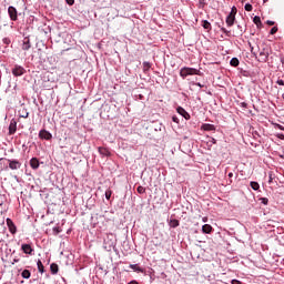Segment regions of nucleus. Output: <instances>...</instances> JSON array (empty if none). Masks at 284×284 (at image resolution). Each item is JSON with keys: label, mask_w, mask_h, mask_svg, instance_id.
Segmentation results:
<instances>
[{"label": "nucleus", "mask_w": 284, "mask_h": 284, "mask_svg": "<svg viewBox=\"0 0 284 284\" xmlns=\"http://www.w3.org/2000/svg\"><path fill=\"white\" fill-rule=\"evenodd\" d=\"M55 230V232H58L59 233V229H54Z\"/></svg>", "instance_id": "nucleus-51"}, {"label": "nucleus", "mask_w": 284, "mask_h": 284, "mask_svg": "<svg viewBox=\"0 0 284 284\" xmlns=\"http://www.w3.org/2000/svg\"><path fill=\"white\" fill-rule=\"evenodd\" d=\"M2 43H4V45H10V43H12V41L10 40V38H4V39H2Z\"/></svg>", "instance_id": "nucleus-30"}, {"label": "nucleus", "mask_w": 284, "mask_h": 284, "mask_svg": "<svg viewBox=\"0 0 284 284\" xmlns=\"http://www.w3.org/2000/svg\"><path fill=\"white\" fill-rule=\"evenodd\" d=\"M176 110L181 114V116H183L186 121H190V113H187L185 109H183L182 106H179Z\"/></svg>", "instance_id": "nucleus-10"}, {"label": "nucleus", "mask_w": 284, "mask_h": 284, "mask_svg": "<svg viewBox=\"0 0 284 284\" xmlns=\"http://www.w3.org/2000/svg\"><path fill=\"white\" fill-rule=\"evenodd\" d=\"M267 59H270V50L262 49V51L258 54L257 61H260V63H267Z\"/></svg>", "instance_id": "nucleus-2"}, {"label": "nucleus", "mask_w": 284, "mask_h": 284, "mask_svg": "<svg viewBox=\"0 0 284 284\" xmlns=\"http://www.w3.org/2000/svg\"><path fill=\"white\" fill-rule=\"evenodd\" d=\"M203 223H207V217H203Z\"/></svg>", "instance_id": "nucleus-46"}, {"label": "nucleus", "mask_w": 284, "mask_h": 284, "mask_svg": "<svg viewBox=\"0 0 284 284\" xmlns=\"http://www.w3.org/2000/svg\"><path fill=\"white\" fill-rule=\"evenodd\" d=\"M202 232H203L204 234H210V233L212 232V225H210V224H204V225L202 226Z\"/></svg>", "instance_id": "nucleus-16"}, {"label": "nucleus", "mask_w": 284, "mask_h": 284, "mask_svg": "<svg viewBox=\"0 0 284 284\" xmlns=\"http://www.w3.org/2000/svg\"><path fill=\"white\" fill-rule=\"evenodd\" d=\"M242 106H243V108H247V103L243 102V103H242Z\"/></svg>", "instance_id": "nucleus-44"}, {"label": "nucleus", "mask_w": 284, "mask_h": 284, "mask_svg": "<svg viewBox=\"0 0 284 284\" xmlns=\"http://www.w3.org/2000/svg\"><path fill=\"white\" fill-rule=\"evenodd\" d=\"M152 68V64L150 62H143V71L148 72Z\"/></svg>", "instance_id": "nucleus-24"}, {"label": "nucleus", "mask_w": 284, "mask_h": 284, "mask_svg": "<svg viewBox=\"0 0 284 284\" xmlns=\"http://www.w3.org/2000/svg\"><path fill=\"white\" fill-rule=\"evenodd\" d=\"M251 187L252 190H258L261 187V185L258 184V182H251Z\"/></svg>", "instance_id": "nucleus-25"}, {"label": "nucleus", "mask_w": 284, "mask_h": 284, "mask_svg": "<svg viewBox=\"0 0 284 284\" xmlns=\"http://www.w3.org/2000/svg\"><path fill=\"white\" fill-rule=\"evenodd\" d=\"M277 139H281V141H284V134L283 133H278L277 134Z\"/></svg>", "instance_id": "nucleus-37"}, {"label": "nucleus", "mask_w": 284, "mask_h": 284, "mask_svg": "<svg viewBox=\"0 0 284 284\" xmlns=\"http://www.w3.org/2000/svg\"><path fill=\"white\" fill-rule=\"evenodd\" d=\"M244 10H246V12H252V10H253L252 4L246 3V4L244 6Z\"/></svg>", "instance_id": "nucleus-28"}, {"label": "nucleus", "mask_w": 284, "mask_h": 284, "mask_svg": "<svg viewBox=\"0 0 284 284\" xmlns=\"http://www.w3.org/2000/svg\"><path fill=\"white\" fill-rule=\"evenodd\" d=\"M32 44L30 43V38H24L22 42V50H30Z\"/></svg>", "instance_id": "nucleus-11"}, {"label": "nucleus", "mask_w": 284, "mask_h": 284, "mask_svg": "<svg viewBox=\"0 0 284 284\" xmlns=\"http://www.w3.org/2000/svg\"><path fill=\"white\" fill-rule=\"evenodd\" d=\"M8 13H9V17H10L11 21H17V19H18L17 8L9 7L8 8Z\"/></svg>", "instance_id": "nucleus-6"}, {"label": "nucleus", "mask_w": 284, "mask_h": 284, "mask_svg": "<svg viewBox=\"0 0 284 284\" xmlns=\"http://www.w3.org/2000/svg\"><path fill=\"white\" fill-rule=\"evenodd\" d=\"M7 226L11 234H17V225H14V222L10 217L7 219Z\"/></svg>", "instance_id": "nucleus-5"}, {"label": "nucleus", "mask_w": 284, "mask_h": 284, "mask_svg": "<svg viewBox=\"0 0 284 284\" xmlns=\"http://www.w3.org/2000/svg\"><path fill=\"white\" fill-rule=\"evenodd\" d=\"M99 152L100 154H104V156H108V154L110 153L109 151H106L105 148H99Z\"/></svg>", "instance_id": "nucleus-26"}, {"label": "nucleus", "mask_w": 284, "mask_h": 284, "mask_svg": "<svg viewBox=\"0 0 284 284\" xmlns=\"http://www.w3.org/2000/svg\"><path fill=\"white\" fill-rule=\"evenodd\" d=\"M21 250L24 254H30V255H32V252H34V250H32V246L30 244H22Z\"/></svg>", "instance_id": "nucleus-8"}, {"label": "nucleus", "mask_w": 284, "mask_h": 284, "mask_svg": "<svg viewBox=\"0 0 284 284\" xmlns=\"http://www.w3.org/2000/svg\"><path fill=\"white\" fill-rule=\"evenodd\" d=\"M172 119H173L174 123H179V118L173 116Z\"/></svg>", "instance_id": "nucleus-39"}, {"label": "nucleus", "mask_w": 284, "mask_h": 284, "mask_svg": "<svg viewBox=\"0 0 284 284\" xmlns=\"http://www.w3.org/2000/svg\"><path fill=\"white\" fill-rule=\"evenodd\" d=\"M51 274H59V265L57 263H52L50 265Z\"/></svg>", "instance_id": "nucleus-14"}, {"label": "nucleus", "mask_w": 284, "mask_h": 284, "mask_svg": "<svg viewBox=\"0 0 284 284\" xmlns=\"http://www.w3.org/2000/svg\"><path fill=\"white\" fill-rule=\"evenodd\" d=\"M232 176H234V173H229V179H232Z\"/></svg>", "instance_id": "nucleus-42"}, {"label": "nucleus", "mask_w": 284, "mask_h": 284, "mask_svg": "<svg viewBox=\"0 0 284 284\" xmlns=\"http://www.w3.org/2000/svg\"><path fill=\"white\" fill-rule=\"evenodd\" d=\"M55 230V232H58L59 233V229H54Z\"/></svg>", "instance_id": "nucleus-50"}, {"label": "nucleus", "mask_w": 284, "mask_h": 284, "mask_svg": "<svg viewBox=\"0 0 284 284\" xmlns=\"http://www.w3.org/2000/svg\"><path fill=\"white\" fill-rule=\"evenodd\" d=\"M221 32H223V34H226V37H230V31L225 28H221Z\"/></svg>", "instance_id": "nucleus-34"}, {"label": "nucleus", "mask_w": 284, "mask_h": 284, "mask_svg": "<svg viewBox=\"0 0 284 284\" xmlns=\"http://www.w3.org/2000/svg\"><path fill=\"white\" fill-rule=\"evenodd\" d=\"M276 84L277 85H284V81L282 79H277Z\"/></svg>", "instance_id": "nucleus-35"}, {"label": "nucleus", "mask_w": 284, "mask_h": 284, "mask_svg": "<svg viewBox=\"0 0 284 284\" xmlns=\"http://www.w3.org/2000/svg\"><path fill=\"white\" fill-rule=\"evenodd\" d=\"M169 225H170V227H179L180 222H179V220H171Z\"/></svg>", "instance_id": "nucleus-21"}, {"label": "nucleus", "mask_w": 284, "mask_h": 284, "mask_svg": "<svg viewBox=\"0 0 284 284\" xmlns=\"http://www.w3.org/2000/svg\"><path fill=\"white\" fill-rule=\"evenodd\" d=\"M21 276H22V278H30L31 273L29 270H24V271H22Z\"/></svg>", "instance_id": "nucleus-23"}, {"label": "nucleus", "mask_w": 284, "mask_h": 284, "mask_svg": "<svg viewBox=\"0 0 284 284\" xmlns=\"http://www.w3.org/2000/svg\"><path fill=\"white\" fill-rule=\"evenodd\" d=\"M230 63L233 68H239V58H233Z\"/></svg>", "instance_id": "nucleus-22"}, {"label": "nucleus", "mask_w": 284, "mask_h": 284, "mask_svg": "<svg viewBox=\"0 0 284 284\" xmlns=\"http://www.w3.org/2000/svg\"><path fill=\"white\" fill-rule=\"evenodd\" d=\"M278 32V27H273L270 31V34H276Z\"/></svg>", "instance_id": "nucleus-32"}, {"label": "nucleus", "mask_w": 284, "mask_h": 284, "mask_svg": "<svg viewBox=\"0 0 284 284\" xmlns=\"http://www.w3.org/2000/svg\"><path fill=\"white\" fill-rule=\"evenodd\" d=\"M260 201L263 203V205H267V203H270V200H267V197H261Z\"/></svg>", "instance_id": "nucleus-33"}, {"label": "nucleus", "mask_w": 284, "mask_h": 284, "mask_svg": "<svg viewBox=\"0 0 284 284\" xmlns=\"http://www.w3.org/2000/svg\"><path fill=\"white\" fill-rule=\"evenodd\" d=\"M14 132H17V120L13 119L9 124V134L12 135Z\"/></svg>", "instance_id": "nucleus-9"}, {"label": "nucleus", "mask_w": 284, "mask_h": 284, "mask_svg": "<svg viewBox=\"0 0 284 284\" xmlns=\"http://www.w3.org/2000/svg\"><path fill=\"white\" fill-rule=\"evenodd\" d=\"M236 12H237L236 7H232L231 12H230L229 16L236 17Z\"/></svg>", "instance_id": "nucleus-29"}, {"label": "nucleus", "mask_w": 284, "mask_h": 284, "mask_svg": "<svg viewBox=\"0 0 284 284\" xmlns=\"http://www.w3.org/2000/svg\"><path fill=\"white\" fill-rule=\"evenodd\" d=\"M68 6H74V0H65Z\"/></svg>", "instance_id": "nucleus-36"}, {"label": "nucleus", "mask_w": 284, "mask_h": 284, "mask_svg": "<svg viewBox=\"0 0 284 284\" xmlns=\"http://www.w3.org/2000/svg\"><path fill=\"white\" fill-rule=\"evenodd\" d=\"M251 52H254V47H251Z\"/></svg>", "instance_id": "nucleus-49"}, {"label": "nucleus", "mask_w": 284, "mask_h": 284, "mask_svg": "<svg viewBox=\"0 0 284 284\" xmlns=\"http://www.w3.org/2000/svg\"><path fill=\"white\" fill-rule=\"evenodd\" d=\"M234 21H236V17L234 16L226 17V24L229 26V28H232V26H234Z\"/></svg>", "instance_id": "nucleus-13"}, {"label": "nucleus", "mask_w": 284, "mask_h": 284, "mask_svg": "<svg viewBox=\"0 0 284 284\" xmlns=\"http://www.w3.org/2000/svg\"><path fill=\"white\" fill-rule=\"evenodd\" d=\"M212 143H216V140L214 138H211Z\"/></svg>", "instance_id": "nucleus-45"}, {"label": "nucleus", "mask_w": 284, "mask_h": 284, "mask_svg": "<svg viewBox=\"0 0 284 284\" xmlns=\"http://www.w3.org/2000/svg\"><path fill=\"white\" fill-rule=\"evenodd\" d=\"M229 183L231 184V183H232V180H229Z\"/></svg>", "instance_id": "nucleus-52"}, {"label": "nucleus", "mask_w": 284, "mask_h": 284, "mask_svg": "<svg viewBox=\"0 0 284 284\" xmlns=\"http://www.w3.org/2000/svg\"><path fill=\"white\" fill-rule=\"evenodd\" d=\"M202 28H204V30H212V24L210 23V21L203 20Z\"/></svg>", "instance_id": "nucleus-18"}, {"label": "nucleus", "mask_w": 284, "mask_h": 284, "mask_svg": "<svg viewBox=\"0 0 284 284\" xmlns=\"http://www.w3.org/2000/svg\"><path fill=\"white\" fill-rule=\"evenodd\" d=\"M40 139H44L45 141H50V139H52V133L45 131V130H41L39 133Z\"/></svg>", "instance_id": "nucleus-7"}, {"label": "nucleus", "mask_w": 284, "mask_h": 284, "mask_svg": "<svg viewBox=\"0 0 284 284\" xmlns=\"http://www.w3.org/2000/svg\"><path fill=\"white\" fill-rule=\"evenodd\" d=\"M276 126L278 128V130H283L284 131V126L283 125L277 124Z\"/></svg>", "instance_id": "nucleus-40"}, {"label": "nucleus", "mask_w": 284, "mask_h": 284, "mask_svg": "<svg viewBox=\"0 0 284 284\" xmlns=\"http://www.w3.org/2000/svg\"><path fill=\"white\" fill-rule=\"evenodd\" d=\"M196 85H199V88H203V85L201 83H196Z\"/></svg>", "instance_id": "nucleus-47"}, {"label": "nucleus", "mask_w": 284, "mask_h": 284, "mask_svg": "<svg viewBox=\"0 0 284 284\" xmlns=\"http://www.w3.org/2000/svg\"><path fill=\"white\" fill-rule=\"evenodd\" d=\"M13 77H23L26 74V69L21 65L16 64L11 70Z\"/></svg>", "instance_id": "nucleus-3"}, {"label": "nucleus", "mask_w": 284, "mask_h": 284, "mask_svg": "<svg viewBox=\"0 0 284 284\" xmlns=\"http://www.w3.org/2000/svg\"><path fill=\"white\" fill-rule=\"evenodd\" d=\"M130 268L133 270L134 272H143V268H141L139 264H131Z\"/></svg>", "instance_id": "nucleus-20"}, {"label": "nucleus", "mask_w": 284, "mask_h": 284, "mask_svg": "<svg viewBox=\"0 0 284 284\" xmlns=\"http://www.w3.org/2000/svg\"><path fill=\"white\" fill-rule=\"evenodd\" d=\"M253 22L255 23V26H256L257 28H263V22H261V17L255 16V17L253 18Z\"/></svg>", "instance_id": "nucleus-15"}, {"label": "nucleus", "mask_w": 284, "mask_h": 284, "mask_svg": "<svg viewBox=\"0 0 284 284\" xmlns=\"http://www.w3.org/2000/svg\"><path fill=\"white\" fill-rule=\"evenodd\" d=\"M13 263H19V260L14 258V260H13Z\"/></svg>", "instance_id": "nucleus-48"}, {"label": "nucleus", "mask_w": 284, "mask_h": 284, "mask_svg": "<svg viewBox=\"0 0 284 284\" xmlns=\"http://www.w3.org/2000/svg\"><path fill=\"white\" fill-rule=\"evenodd\" d=\"M112 197V191H106L105 192V199H106V201H110V199Z\"/></svg>", "instance_id": "nucleus-31"}, {"label": "nucleus", "mask_w": 284, "mask_h": 284, "mask_svg": "<svg viewBox=\"0 0 284 284\" xmlns=\"http://www.w3.org/2000/svg\"><path fill=\"white\" fill-rule=\"evenodd\" d=\"M136 192H138L139 194H145V187H143L142 185H140V186H138Z\"/></svg>", "instance_id": "nucleus-27"}, {"label": "nucleus", "mask_w": 284, "mask_h": 284, "mask_svg": "<svg viewBox=\"0 0 284 284\" xmlns=\"http://www.w3.org/2000/svg\"><path fill=\"white\" fill-rule=\"evenodd\" d=\"M202 130L205 132H212V130H214V124H203Z\"/></svg>", "instance_id": "nucleus-19"}, {"label": "nucleus", "mask_w": 284, "mask_h": 284, "mask_svg": "<svg viewBox=\"0 0 284 284\" xmlns=\"http://www.w3.org/2000/svg\"><path fill=\"white\" fill-rule=\"evenodd\" d=\"M37 266H38V272H40V274H43V272H45L43 262H41V260H38Z\"/></svg>", "instance_id": "nucleus-17"}, {"label": "nucleus", "mask_w": 284, "mask_h": 284, "mask_svg": "<svg viewBox=\"0 0 284 284\" xmlns=\"http://www.w3.org/2000/svg\"><path fill=\"white\" fill-rule=\"evenodd\" d=\"M3 205V197L0 195V207Z\"/></svg>", "instance_id": "nucleus-41"}, {"label": "nucleus", "mask_w": 284, "mask_h": 284, "mask_svg": "<svg viewBox=\"0 0 284 284\" xmlns=\"http://www.w3.org/2000/svg\"><path fill=\"white\" fill-rule=\"evenodd\" d=\"M266 23H267V26H274L275 22L272 20H267Z\"/></svg>", "instance_id": "nucleus-38"}, {"label": "nucleus", "mask_w": 284, "mask_h": 284, "mask_svg": "<svg viewBox=\"0 0 284 284\" xmlns=\"http://www.w3.org/2000/svg\"><path fill=\"white\" fill-rule=\"evenodd\" d=\"M129 284H139L136 281H131Z\"/></svg>", "instance_id": "nucleus-43"}, {"label": "nucleus", "mask_w": 284, "mask_h": 284, "mask_svg": "<svg viewBox=\"0 0 284 284\" xmlns=\"http://www.w3.org/2000/svg\"><path fill=\"white\" fill-rule=\"evenodd\" d=\"M194 74H201V71L197 69L187 68V67L182 68L180 71V77H182V79H185L186 77H192Z\"/></svg>", "instance_id": "nucleus-1"}, {"label": "nucleus", "mask_w": 284, "mask_h": 284, "mask_svg": "<svg viewBox=\"0 0 284 284\" xmlns=\"http://www.w3.org/2000/svg\"><path fill=\"white\" fill-rule=\"evenodd\" d=\"M264 3H267V0H264Z\"/></svg>", "instance_id": "nucleus-53"}, {"label": "nucleus", "mask_w": 284, "mask_h": 284, "mask_svg": "<svg viewBox=\"0 0 284 284\" xmlns=\"http://www.w3.org/2000/svg\"><path fill=\"white\" fill-rule=\"evenodd\" d=\"M30 166L32 168V170H39V159L32 158L30 160Z\"/></svg>", "instance_id": "nucleus-12"}, {"label": "nucleus", "mask_w": 284, "mask_h": 284, "mask_svg": "<svg viewBox=\"0 0 284 284\" xmlns=\"http://www.w3.org/2000/svg\"><path fill=\"white\" fill-rule=\"evenodd\" d=\"M9 163L10 170H20L21 169V162L19 160H7Z\"/></svg>", "instance_id": "nucleus-4"}]
</instances>
